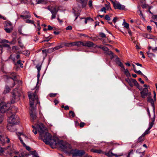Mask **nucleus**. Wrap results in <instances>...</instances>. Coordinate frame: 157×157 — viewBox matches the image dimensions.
Masks as SVG:
<instances>
[{
    "instance_id": "f257e3e1",
    "label": "nucleus",
    "mask_w": 157,
    "mask_h": 157,
    "mask_svg": "<svg viewBox=\"0 0 157 157\" xmlns=\"http://www.w3.org/2000/svg\"><path fill=\"white\" fill-rule=\"evenodd\" d=\"M37 128L40 139L44 142L51 146L56 144V140L52 139V135L48 132L46 127L42 123H40Z\"/></svg>"
},
{
    "instance_id": "f03ea898",
    "label": "nucleus",
    "mask_w": 157,
    "mask_h": 157,
    "mask_svg": "<svg viewBox=\"0 0 157 157\" xmlns=\"http://www.w3.org/2000/svg\"><path fill=\"white\" fill-rule=\"evenodd\" d=\"M38 92V90H36L33 93H31L30 92H28V96L30 101V106L32 108L31 112L30 113V115L31 120H32V121H33L36 117V114L33 112V110L34 109L33 105H34V102L36 101V104L39 103L38 96L36 94V93Z\"/></svg>"
},
{
    "instance_id": "7ed1b4c3",
    "label": "nucleus",
    "mask_w": 157,
    "mask_h": 157,
    "mask_svg": "<svg viewBox=\"0 0 157 157\" xmlns=\"http://www.w3.org/2000/svg\"><path fill=\"white\" fill-rule=\"evenodd\" d=\"M5 153L6 155H9L11 156V155L14 153L17 154L18 153V152H16L15 151V147L13 146V144H10V145L8 146L6 149L1 147L0 146V155L3 156L6 155L4 154Z\"/></svg>"
},
{
    "instance_id": "20e7f679",
    "label": "nucleus",
    "mask_w": 157,
    "mask_h": 157,
    "mask_svg": "<svg viewBox=\"0 0 157 157\" xmlns=\"http://www.w3.org/2000/svg\"><path fill=\"white\" fill-rule=\"evenodd\" d=\"M70 154H72L73 156L92 157L91 156L88 155L87 154H85V152L83 150L72 149L70 151Z\"/></svg>"
},
{
    "instance_id": "39448f33",
    "label": "nucleus",
    "mask_w": 157,
    "mask_h": 157,
    "mask_svg": "<svg viewBox=\"0 0 157 157\" xmlns=\"http://www.w3.org/2000/svg\"><path fill=\"white\" fill-rule=\"evenodd\" d=\"M58 146L63 151L70 153V151L72 150L71 146L69 144L61 140L58 143Z\"/></svg>"
},
{
    "instance_id": "423d86ee",
    "label": "nucleus",
    "mask_w": 157,
    "mask_h": 157,
    "mask_svg": "<svg viewBox=\"0 0 157 157\" xmlns=\"http://www.w3.org/2000/svg\"><path fill=\"white\" fill-rule=\"evenodd\" d=\"M8 121V125L10 126L11 124H17L19 122V120L18 118L14 114H13L9 117Z\"/></svg>"
},
{
    "instance_id": "0eeeda50",
    "label": "nucleus",
    "mask_w": 157,
    "mask_h": 157,
    "mask_svg": "<svg viewBox=\"0 0 157 157\" xmlns=\"http://www.w3.org/2000/svg\"><path fill=\"white\" fill-rule=\"evenodd\" d=\"M9 104H6L4 102H0V112L2 113H5L10 108V105Z\"/></svg>"
},
{
    "instance_id": "6e6552de",
    "label": "nucleus",
    "mask_w": 157,
    "mask_h": 157,
    "mask_svg": "<svg viewBox=\"0 0 157 157\" xmlns=\"http://www.w3.org/2000/svg\"><path fill=\"white\" fill-rule=\"evenodd\" d=\"M12 93V96L11 98V103H14L16 101H18L19 99L20 95L18 93L16 90H14Z\"/></svg>"
},
{
    "instance_id": "1a4fd4ad",
    "label": "nucleus",
    "mask_w": 157,
    "mask_h": 157,
    "mask_svg": "<svg viewBox=\"0 0 157 157\" xmlns=\"http://www.w3.org/2000/svg\"><path fill=\"white\" fill-rule=\"evenodd\" d=\"M16 134L18 136V137L19 139L20 140L21 143L22 144L23 146L24 147H25V148L28 151H30V148L29 146H26V144H25V143L23 142V140H22V138H21L20 136H21L23 137H25L26 138H27V137L24 134L21 133H19V132H16Z\"/></svg>"
},
{
    "instance_id": "9d476101",
    "label": "nucleus",
    "mask_w": 157,
    "mask_h": 157,
    "mask_svg": "<svg viewBox=\"0 0 157 157\" xmlns=\"http://www.w3.org/2000/svg\"><path fill=\"white\" fill-rule=\"evenodd\" d=\"M113 4V6L115 9H118L120 10H124L125 8V6L121 4L119 2H115L112 0H111Z\"/></svg>"
},
{
    "instance_id": "9b49d317",
    "label": "nucleus",
    "mask_w": 157,
    "mask_h": 157,
    "mask_svg": "<svg viewBox=\"0 0 157 157\" xmlns=\"http://www.w3.org/2000/svg\"><path fill=\"white\" fill-rule=\"evenodd\" d=\"M0 142L2 144L6 142L8 143L10 142V139L7 136H2L0 134Z\"/></svg>"
},
{
    "instance_id": "f8f14e48",
    "label": "nucleus",
    "mask_w": 157,
    "mask_h": 157,
    "mask_svg": "<svg viewBox=\"0 0 157 157\" xmlns=\"http://www.w3.org/2000/svg\"><path fill=\"white\" fill-rule=\"evenodd\" d=\"M88 0H76L79 5H81L82 8L85 7L87 5Z\"/></svg>"
},
{
    "instance_id": "ddd939ff",
    "label": "nucleus",
    "mask_w": 157,
    "mask_h": 157,
    "mask_svg": "<svg viewBox=\"0 0 157 157\" xmlns=\"http://www.w3.org/2000/svg\"><path fill=\"white\" fill-rule=\"evenodd\" d=\"M153 112V117L150 118V120L151 121V122L149 123V127L148 128L150 129L152 128L154 124V122L155 119V113L154 109Z\"/></svg>"
},
{
    "instance_id": "4468645a",
    "label": "nucleus",
    "mask_w": 157,
    "mask_h": 157,
    "mask_svg": "<svg viewBox=\"0 0 157 157\" xmlns=\"http://www.w3.org/2000/svg\"><path fill=\"white\" fill-rule=\"evenodd\" d=\"M16 42V37H14L13 38V40L10 42L7 40L5 39H2L0 40V43H9L11 44H15Z\"/></svg>"
},
{
    "instance_id": "2eb2a0df",
    "label": "nucleus",
    "mask_w": 157,
    "mask_h": 157,
    "mask_svg": "<svg viewBox=\"0 0 157 157\" xmlns=\"http://www.w3.org/2000/svg\"><path fill=\"white\" fill-rule=\"evenodd\" d=\"M5 78H7V79H9V78H11L14 81H15L16 80V73L14 72L11 73L10 74V76H8L7 75H5Z\"/></svg>"
},
{
    "instance_id": "dca6fc26",
    "label": "nucleus",
    "mask_w": 157,
    "mask_h": 157,
    "mask_svg": "<svg viewBox=\"0 0 157 157\" xmlns=\"http://www.w3.org/2000/svg\"><path fill=\"white\" fill-rule=\"evenodd\" d=\"M17 109L16 107L15 106L12 107L11 109L10 108L8 109L7 112L8 115H9L10 113L11 114H14L17 111Z\"/></svg>"
},
{
    "instance_id": "f3484780",
    "label": "nucleus",
    "mask_w": 157,
    "mask_h": 157,
    "mask_svg": "<svg viewBox=\"0 0 157 157\" xmlns=\"http://www.w3.org/2000/svg\"><path fill=\"white\" fill-rule=\"evenodd\" d=\"M148 93V90L147 88L144 89L143 91L140 92L141 97L144 98L147 95Z\"/></svg>"
},
{
    "instance_id": "a211bd4d",
    "label": "nucleus",
    "mask_w": 157,
    "mask_h": 157,
    "mask_svg": "<svg viewBox=\"0 0 157 157\" xmlns=\"http://www.w3.org/2000/svg\"><path fill=\"white\" fill-rule=\"evenodd\" d=\"M15 125L16 124H11V125H10L9 128V127L8 126H9L8 125V124L7 127L8 129L9 130L10 132H14L16 130V128L15 126Z\"/></svg>"
},
{
    "instance_id": "6ab92c4d",
    "label": "nucleus",
    "mask_w": 157,
    "mask_h": 157,
    "mask_svg": "<svg viewBox=\"0 0 157 157\" xmlns=\"http://www.w3.org/2000/svg\"><path fill=\"white\" fill-rule=\"evenodd\" d=\"M94 44L92 42L90 41H87L83 42V46L90 47H93Z\"/></svg>"
},
{
    "instance_id": "aec40b11",
    "label": "nucleus",
    "mask_w": 157,
    "mask_h": 157,
    "mask_svg": "<svg viewBox=\"0 0 157 157\" xmlns=\"http://www.w3.org/2000/svg\"><path fill=\"white\" fill-rule=\"evenodd\" d=\"M115 62L121 68H124V66L123 63L121 62L120 59L118 57H117L115 60Z\"/></svg>"
},
{
    "instance_id": "412c9836",
    "label": "nucleus",
    "mask_w": 157,
    "mask_h": 157,
    "mask_svg": "<svg viewBox=\"0 0 157 157\" xmlns=\"http://www.w3.org/2000/svg\"><path fill=\"white\" fill-rule=\"evenodd\" d=\"M73 13L75 16L76 17V18L75 20L77 19L78 17L80 15V13L79 11H77L75 9H73Z\"/></svg>"
},
{
    "instance_id": "4be33fe9",
    "label": "nucleus",
    "mask_w": 157,
    "mask_h": 157,
    "mask_svg": "<svg viewBox=\"0 0 157 157\" xmlns=\"http://www.w3.org/2000/svg\"><path fill=\"white\" fill-rule=\"evenodd\" d=\"M75 46L78 47H80L81 46H83V42L81 41H78L75 42Z\"/></svg>"
},
{
    "instance_id": "5701e85b",
    "label": "nucleus",
    "mask_w": 157,
    "mask_h": 157,
    "mask_svg": "<svg viewBox=\"0 0 157 157\" xmlns=\"http://www.w3.org/2000/svg\"><path fill=\"white\" fill-rule=\"evenodd\" d=\"M91 151L94 153H101L102 152V151L99 149H91Z\"/></svg>"
},
{
    "instance_id": "b1692460",
    "label": "nucleus",
    "mask_w": 157,
    "mask_h": 157,
    "mask_svg": "<svg viewBox=\"0 0 157 157\" xmlns=\"http://www.w3.org/2000/svg\"><path fill=\"white\" fill-rule=\"evenodd\" d=\"M144 36L145 37L149 39H152L153 38V36L152 35L147 33H145L144 34Z\"/></svg>"
},
{
    "instance_id": "393cba45",
    "label": "nucleus",
    "mask_w": 157,
    "mask_h": 157,
    "mask_svg": "<svg viewBox=\"0 0 157 157\" xmlns=\"http://www.w3.org/2000/svg\"><path fill=\"white\" fill-rule=\"evenodd\" d=\"M20 17L23 18V19H26L30 18L31 17V15L30 14H29L25 15H20Z\"/></svg>"
},
{
    "instance_id": "a878e982",
    "label": "nucleus",
    "mask_w": 157,
    "mask_h": 157,
    "mask_svg": "<svg viewBox=\"0 0 157 157\" xmlns=\"http://www.w3.org/2000/svg\"><path fill=\"white\" fill-rule=\"evenodd\" d=\"M144 136H143V134L139 137L137 140V142L138 143H140L142 142L144 140Z\"/></svg>"
},
{
    "instance_id": "bb28decb",
    "label": "nucleus",
    "mask_w": 157,
    "mask_h": 157,
    "mask_svg": "<svg viewBox=\"0 0 157 157\" xmlns=\"http://www.w3.org/2000/svg\"><path fill=\"white\" fill-rule=\"evenodd\" d=\"M25 22L27 23L33 24L35 27H36V25L34 24V21L33 20L28 19L25 21Z\"/></svg>"
},
{
    "instance_id": "cd10ccee",
    "label": "nucleus",
    "mask_w": 157,
    "mask_h": 157,
    "mask_svg": "<svg viewBox=\"0 0 157 157\" xmlns=\"http://www.w3.org/2000/svg\"><path fill=\"white\" fill-rule=\"evenodd\" d=\"M124 70V73L125 75L127 76H130V74L128 71L127 69H125L124 67L123 68Z\"/></svg>"
},
{
    "instance_id": "c85d7f7f",
    "label": "nucleus",
    "mask_w": 157,
    "mask_h": 157,
    "mask_svg": "<svg viewBox=\"0 0 157 157\" xmlns=\"http://www.w3.org/2000/svg\"><path fill=\"white\" fill-rule=\"evenodd\" d=\"M10 90V88H9L8 86H6L5 88V90L4 91V94H6L9 93Z\"/></svg>"
},
{
    "instance_id": "c756f323",
    "label": "nucleus",
    "mask_w": 157,
    "mask_h": 157,
    "mask_svg": "<svg viewBox=\"0 0 157 157\" xmlns=\"http://www.w3.org/2000/svg\"><path fill=\"white\" fill-rule=\"evenodd\" d=\"M58 10L57 9L56 7H54L52 8L51 13H57Z\"/></svg>"
},
{
    "instance_id": "7c9ffc66",
    "label": "nucleus",
    "mask_w": 157,
    "mask_h": 157,
    "mask_svg": "<svg viewBox=\"0 0 157 157\" xmlns=\"http://www.w3.org/2000/svg\"><path fill=\"white\" fill-rule=\"evenodd\" d=\"M62 48L63 46L61 45H60L55 47L54 48L52 49V50L53 51L57 50L61 48Z\"/></svg>"
},
{
    "instance_id": "2f4dec72",
    "label": "nucleus",
    "mask_w": 157,
    "mask_h": 157,
    "mask_svg": "<svg viewBox=\"0 0 157 157\" xmlns=\"http://www.w3.org/2000/svg\"><path fill=\"white\" fill-rule=\"evenodd\" d=\"M132 81L133 83L137 87V88H138V89H139L140 90H141L140 89V88H139V85L138 83L136 81V80L135 79H133Z\"/></svg>"
},
{
    "instance_id": "473e14b6",
    "label": "nucleus",
    "mask_w": 157,
    "mask_h": 157,
    "mask_svg": "<svg viewBox=\"0 0 157 157\" xmlns=\"http://www.w3.org/2000/svg\"><path fill=\"white\" fill-rule=\"evenodd\" d=\"M112 150L111 149V150H110V151H110V154L111 155V157H112L113 156H116V157H118V156H121V155H122V154L117 155V154H114V153H112Z\"/></svg>"
},
{
    "instance_id": "72a5a7b5",
    "label": "nucleus",
    "mask_w": 157,
    "mask_h": 157,
    "mask_svg": "<svg viewBox=\"0 0 157 157\" xmlns=\"http://www.w3.org/2000/svg\"><path fill=\"white\" fill-rule=\"evenodd\" d=\"M123 25H124V27L128 29H129V25L128 23L126 22H124L123 23Z\"/></svg>"
},
{
    "instance_id": "f704fd0d",
    "label": "nucleus",
    "mask_w": 157,
    "mask_h": 157,
    "mask_svg": "<svg viewBox=\"0 0 157 157\" xmlns=\"http://www.w3.org/2000/svg\"><path fill=\"white\" fill-rule=\"evenodd\" d=\"M43 54V55L44 58L47 56V51L46 49H44L42 51Z\"/></svg>"
},
{
    "instance_id": "c9c22d12",
    "label": "nucleus",
    "mask_w": 157,
    "mask_h": 157,
    "mask_svg": "<svg viewBox=\"0 0 157 157\" xmlns=\"http://www.w3.org/2000/svg\"><path fill=\"white\" fill-rule=\"evenodd\" d=\"M150 129L148 128L145 131V132L142 134L143 136H144L147 135L150 132Z\"/></svg>"
},
{
    "instance_id": "e433bc0d",
    "label": "nucleus",
    "mask_w": 157,
    "mask_h": 157,
    "mask_svg": "<svg viewBox=\"0 0 157 157\" xmlns=\"http://www.w3.org/2000/svg\"><path fill=\"white\" fill-rule=\"evenodd\" d=\"M5 24L7 27H12V24L10 21L6 22L5 23Z\"/></svg>"
},
{
    "instance_id": "4c0bfd02",
    "label": "nucleus",
    "mask_w": 157,
    "mask_h": 157,
    "mask_svg": "<svg viewBox=\"0 0 157 157\" xmlns=\"http://www.w3.org/2000/svg\"><path fill=\"white\" fill-rule=\"evenodd\" d=\"M12 29L11 27H10L9 28H6L5 29V30L7 33H10L12 30Z\"/></svg>"
},
{
    "instance_id": "58836bf2",
    "label": "nucleus",
    "mask_w": 157,
    "mask_h": 157,
    "mask_svg": "<svg viewBox=\"0 0 157 157\" xmlns=\"http://www.w3.org/2000/svg\"><path fill=\"white\" fill-rule=\"evenodd\" d=\"M69 113L70 115H71V116L72 117H74L75 116V114L74 112L72 111H70L69 112Z\"/></svg>"
},
{
    "instance_id": "ea45409f",
    "label": "nucleus",
    "mask_w": 157,
    "mask_h": 157,
    "mask_svg": "<svg viewBox=\"0 0 157 157\" xmlns=\"http://www.w3.org/2000/svg\"><path fill=\"white\" fill-rule=\"evenodd\" d=\"M32 155L33 157H39L38 154L36 153L35 151H33L32 152Z\"/></svg>"
},
{
    "instance_id": "a19ab883",
    "label": "nucleus",
    "mask_w": 157,
    "mask_h": 157,
    "mask_svg": "<svg viewBox=\"0 0 157 157\" xmlns=\"http://www.w3.org/2000/svg\"><path fill=\"white\" fill-rule=\"evenodd\" d=\"M133 150H131L130 152L128 153L127 156V157H130V155H133Z\"/></svg>"
},
{
    "instance_id": "79ce46f5",
    "label": "nucleus",
    "mask_w": 157,
    "mask_h": 157,
    "mask_svg": "<svg viewBox=\"0 0 157 157\" xmlns=\"http://www.w3.org/2000/svg\"><path fill=\"white\" fill-rule=\"evenodd\" d=\"M36 67L37 69L38 72H40L41 69V66L37 65L36 66Z\"/></svg>"
},
{
    "instance_id": "37998d69",
    "label": "nucleus",
    "mask_w": 157,
    "mask_h": 157,
    "mask_svg": "<svg viewBox=\"0 0 157 157\" xmlns=\"http://www.w3.org/2000/svg\"><path fill=\"white\" fill-rule=\"evenodd\" d=\"M89 7L91 8H93V6L92 5V2L91 0H90L89 2Z\"/></svg>"
},
{
    "instance_id": "c03bdc74",
    "label": "nucleus",
    "mask_w": 157,
    "mask_h": 157,
    "mask_svg": "<svg viewBox=\"0 0 157 157\" xmlns=\"http://www.w3.org/2000/svg\"><path fill=\"white\" fill-rule=\"evenodd\" d=\"M99 34L101 38H103L106 37V35L104 33L101 32Z\"/></svg>"
},
{
    "instance_id": "a18cd8bd",
    "label": "nucleus",
    "mask_w": 157,
    "mask_h": 157,
    "mask_svg": "<svg viewBox=\"0 0 157 157\" xmlns=\"http://www.w3.org/2000/svg\"><path fill=\"white\" fill-rule=\"evenodd\" d=\"M23 54L25 55V56H29L30 54L29 51H24L23 52Z\"/></svg>"
},
{
    "instance_id": "49530a36",
    "label": "nucleus",
    "mask_w": 157,
    "mask_h": 157,
    "mask_svg": "<svg viewBox=\"0 0 157 157\" xmlns=\"http://www.w3.org/2000/svg\"><path fill=\"white\" fill-rule=\"evenodd\" d=\"M102 49L105 52H107L109 51V48L105 46L102 47Z\"/></svg>"
},
{
    "instance_id": "de8ad7c7",
    "label": "nucleus",
    "mask_w": 157,
    "mask_h": 157,
    "mask_svg": "<svg viewBox=\"0 0 157 157\" xmlns=\"http://www.w3.org/2000/svg\"><path fill=\"white\" fill-rule=\"evenodd\" d=\"M57 95L56 93H51L49 94V96L51 97H54Z\"/></svg>"
},
{
    "instance_id": "09e8293b",
    "label": "nucleus",
    "mask_w": 157,
    "mask_h": 157,
    "mask_svg": "<svg viewBox=\"0 0 157 157\" xmlns=\"http://www.w3.org/2000/svg\"><path fill=\"white\" fill-rule=\"evenodd\" d=\"M148 57L150 58H152V57H155V55L154 54L152 53H150L148 54Z\"/></svg>"
},
{
    "instance_id": "8fccbe9b",
    "label": "nucleus",
    "mask_w": 157,
    "mask_h": 157,
    "mask_svg": "<svg viewBox=\"0 0 157 157\" xmlns=\"http://www.w3.org/2000/svg\"><path fill=\"white\" fill-rule=\"evenodd\" d=\"M36 2L37 4L43 3L44 2V0H38Z\"/></svg>"
},
{
    "instance_id": "3c124183",
    "label": "nucleus",
    "mask_w": 157,
    "mask_h": 157,
    "mask_svg": "<svg viewBox=\"0 0 157 157\" xmlns=\"http://www.w3.org/2000/svg\"><path fill=\"white\" fill-rule=\"evenodd\" d=\"M105 18L107 20L109 21L110 20V18L109 16L108 15H106L105 16Z\"/></svg>"
},
{
    "instance_id": "603ef678",
    "label": "nucleus",
    "mask_w": 157,
    "mask_h": 157,
    "mask_svg": "<svg viewBox=\"0 0 157 157\" xmlns=\"http://www.w3.org/2000/svg\"><path fill=\"white\" fill-rule=\"evenodd\" d=\"M52 15L51 16V19H54L56 17V16L57 13H52Z\"/></svg>"
},
{
    "instance_id": "864d4df0",
    "label": "nucleus",
    "mask_w": 157,
    "mask_h": 157,
    "mask_svg": "<svg viewBox=\"0 0 157 157\" xmlns=\"http://www.w3.org/2000/svg\"><path fill=\"white\" fill-rule=\"evenodd\" d=\"M134 72L137 74H140L143 75H144L140 71H137L136 70Z\"/></svg>"
},
{
    "instance_id": "5fc2aeb1",
    "label": "nucleus",
    "mask_w": 157,
    "mask_h": 157,
    "mask_svg": "<svg viewBox=\"0 0 157 157\" xmlns=\"http://www.w3.org/2000/svg\"><path fill=\"white\" fill-rule=\"evenodd\" d=\"M9 59H11L13 61V62H15V58L14 57H13V55H11L9 57Z\"/></svg>"
},
{
    "instance_id": "6e6d98bb",
    "label": "nucleus",
    "mask_w": 157,
    "mask_h": 157,
    "mask_svg": "<svg viewBox=\"0 0 157 157\" xmlns=\"http://www.w3.org/2000/svg\"><path fill=\"white\" fill-rule=\"evenodd\" d=\"M18 43L19 44V46L21 48H23L24 46L20 40H18Z\"/></svg>"
},
{
    "instance_id": "4d7b16f0",
    "label": "nucleus",
    "mask_w": 157,
    "mask_h": 157,
    "mask_svg": "<svg viewBox=\"0 0 157 157\" xmlns=\"http://www.w3.org/2000/svg\"><path fill=\"white\" fill-rule=\"evenodd\" d=\"M75 42L70 43V47H72L75 46Z\"/></svg>"
},
{
    "instance_id": "13d9d810",
    "label": "nucleus",
    "mask_w": 157,
    "mask_h": 157,
    "mask_svg": "<svg viewBox=\"0 0 157 157\" xmlns=\"http://www.w3.org/2000/svg\"><path fill=\"white\" fill-rule=\"evenodd\" d=\"M63 44H64V46L66 47H70V43L64 42Z\"/></svg>"
},
{
    "instance_id": "bf43d9fd",
    "label": "nucleus",
    "mask_w": 157,
    "mask_h": 157,
    "mask_svg": "<svg viewBox=\"0 0 157 157\" xmlns=\"http://www.w3.org/2000/svg\"><path fill=\"white\" fill-rule=\"evenodd\" d=\"M72 27L71 26L69 25L66 28L67 30H71L72 29Z\"/></svg>"
},
{
    "instance_id": "052dcab7",
    "label": "nucleus",
    "mask_w": 157,
    "mask_h": 157,
    "mask_svg": "<svg viewBox=\"0 0 157 157\" xmlns=\"http://www.w3.org/2000/svg\"><path fill=\"white\" fill-rule=\"evenodd\" d=\"M152 50L153 52H155L157 51V47L152 48Z\"/></svg>"
},
{
    "instance_id": "680f3d73",
    "label": "nucleus",
    "mask_w": 157,
    "mask_h": 157,
    "mask_svg": "<svg viewBox=\"0 0 157 157\" xmlns=\"http://www.w3.org/2000/svg\"><path fill=\"white\" fill-rule=\"evenodd\" d=\"M85 124L83 122H81L79 124V126L80 127L82 128L83 127L84 125Z\"/></svg>"
},
{
    "instance_id": "e2e57ef3",
    "label": "nucleus",
    "mask_w": 157,
    "mask_h": 157,
    "mask_svg": "<svg viewBox=\"0 0 157 157\" xmlns=\"http://www.w3.org/2000/svg\"><path fill=\"white\" fill-rule=\"evenodd\" d=\"M107 54L111 56H113V53L111 51H108V52L107 53Z\"/></svg>"
},
{
    "instance_id": "0e129e2a",
    "label": "nucleus",
    "mask_w": 157,
    "mask_h": 157,
    "mask_svg": "<svg viewBox=\"0 0 157 157\" xmlns=\"http://www.w3.org/2000/svg\"><path fill=\"white\" fill-rule=\"evenodd\" d=\"M117 19H118V18L117 17H115L113 18V21L114 23H115L116 22Z\"/></svg>"
},
{
    "instance_id": "69168bd1",
    "label": "nucleus",
    "mask_w": 157,
    "mask_h": 157,
    "mask_svg": "<svg viewBox=\"0 0 157 157\" xmlns=\"http://www.w3.org/2000/svg\"><path fill=\"white\" fill-rule=\"evenodd\" d=\"M110 153V151H109L108 152L106 153L105 155L109 157H111V155Z\"/></svg>"
},
{
    "instance_id": "338daca9",
    "label": "nucleus",
    "mask_w": 157,
    "mask_h": 157,
    "mask_svg": "<svg viewBox=\"0 0 157 157\" xmlns=\"http://www.w3.org/2000/svg\"><path fill=\"white\" fill-rule=\"evenodd\" d=\"M140 55H142V57L144 59L145 58V56H144V54L142 52H141V51L140 52Z\"/></svg>"
},
{
    "instance_id": "774afa93",
    "label": "nucleus",
    "mask_w": 157,
    "mask_h": 157,
    "mask_svg": "<svg viewBox=\"0 0 157 157\" xmlns=\"http://www.w3.org/2000/svg\"><path fill=\"white\" fill-rule=\"evenodd\" d=\"M105 10H106V8L105 7H103V8H102L101 10V11H102V12H104L105 13H106V12L105 11Z\"/></svg>"
}]
</instances>
